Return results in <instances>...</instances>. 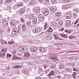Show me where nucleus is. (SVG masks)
<instances>
[{"label": "nucleus", "instance_id": "1", "mask_svg": "<svg viewBox=\"0 0 79 79\" xmlns=\"http://www.w3.org/2000/svg\"><path fill=\"white\" fill-rule=\"evenodd\" d=\"M10 24L12 27H14L13 29V31L12 32L13 35L16 34H18L20 31V30H19V29L16 28V23L15 21H13V20L11 21Z\"/></svg>", "mask_w": 79, "mask_h": 79}, {"label": "nucleus", "instance_id": "2", "mask_svg": "<svg viewBox=\"0 0 79 79\" xmlns=\"http://www.w3.org/2000/svg\"><path fill=\"white\" fill-rule=\"evenodd\" d=\"M48 23L45 22L44 24V30L47 31L48 32H52L53 31V30L52 29V26H50L49 29H48Z\"/></svg>", "mask_w": 79, "mask_h": 79}, {"label": "nucleus", "instance_id": "3", "mask_svg": "<svg viewBox=\"0 0 79 79\" xmlns=\"http://www.w3.org/2000/svg\"><path fill=\"white\" fill-rule=\"evenodd\" d=\"M42 28L40 27H35L33 30V32L34 33H39L41 32L42 31Z\"/></svg>", "mask_w": 79, "mask_h": 79}, {"label": "nucleus", "instance_id": "4", "mask_svg": "<svg viewBox=\"0 0 79 79\" xmlns=\"http://www.w3.org/2000/svg\"><path fill=\"white\" fill-rule=\"evenodd\" d=\"M50 58L52 60H56L57 59V57L56 56V54L55 53H52L49 55Z\"/></svg>", "mask_w": 79, "mask_h": 79}, {"label": "nucleus", "instance_id": "5", "mask_svg": "<svg viewBox=\"0 0 79 79\" xmlns=\"http://www.w3.org/2000/svg\"><path fill=\"white\" fill-rule=\"evenodd\" d=\"M34 12L35 14H39L40 12V7H37L35 8L34 10Z\"/></svg>", "mask_w": 79, "mask_h": 79}, {"label": "nucleus", "instance_id": "6", "mask_svg": "<svg viewBox=\"0 0 79 79\" xmlns=\"http://www.w3.org/2000/svg\"><path fill=\"white\" fill-rule=\"evenodd\" d=\"M43 15L45 16H48L49 15V10L48 8H46L44 10L43 12Z\"/></svg>", "mask_w": 79, "mask_h": 79}, {"label": "nucleus", "instance_id": "7", "mask_svg": "<svg viewBox=\"0 0 79 79\" xmlns=\"http://www.w3.org/2000/svg\"><path fill=\"white\" fill-rule=\"evenodd\" d=\"M54 75H55V72L53 70H51L50 73L48 75V76L49 77V78H51Z\"/></svg>", "mask_w": 79, "mask_h": 79}, {"label": "nucleus", "instance_id": "8", "mask_svg": "<svg viewBox=\"0 0 79 79\" xmlns=\"http://www.w3.org/2000/svg\"><path fill=\"white\" fill-rule=\"evenodd\" d=\"M38 17L40 21H43V20H44L45 18L44 16L42 14H40L39 15H38Z\"/></svg>", "mask_w": 79, "mask_h": 79}, {"label": "nucleus", "instance_id": "9", "mask_svg": "<svg viewBox=\"0 0 79 79\" xmlns=\"http://www.w3.org/2000/svg\"><path fill=\"white\" fill-rule=\"evenodd\" d=\"M63 21H60L57 24V27H62L63 26Z\"/></svg>", "mask_w": 79, "mask_h": 79}, {"label": "nucleus", "instance_id": "10", "mask_svg": "<svg viewBox=\"0 0 79 79\" xmlns=\"http://www.w3.org/2000/svg\"><path fill=\"white\" fill-rule=\"evenodd\" d=\"M0 56L2 58H5V55L6 54L5 52H1L0 53Z\"/></svg>", "mask_w": 79, "mask_h": 79}, {"label": "nucleus", "instance_id": "11", "mask_svg": "<svg viewBox=\"0 0 79 79\" xmlns=\"http://www.w3.org/2000/svg\"><path fill=\"white\" fill-rule=\"evenodd\" d=\"M60 35L61 37H62L63 38H64V39H66V38H67L68 37V35L66 34H64L63 33H60Z\"/></svg>", "mask_w": 79, "mask_h": 79}, {"label": "nucleus", "instance_id": "12", "mask_svg": "<svg viewBox=\"0 0 79 79\" xmlns=\"http://www.w3.org/2000/svg\"><path fill=\"white\" fill-rule=\"evenodd\" d=\"M37 2V1L36 0H32V1H31L29 3L30 4V5H34V4H35V5L36 4V3Z\"/></svg>", "mask_w": 79, "mask_h": 79}, {"label": "nucleus", "instance_id": "13", "mask_svg": "<svg viewBox=\"0 0 79 79\" xmlns=\"http://www.w3.org/2000/svg\"><path fill=\"white\" fill-rule=\"evenodd\" d=\"M73 31V30L72 29H70V30H66L64 31V32L68 34H69L70 33H71Z\"/></svg>", "mask_w": 79, "mask_h": 79}, {"label": "nucleus", "instance_id": "14", "mask_svg": "<svg viewBox=\"0 0 79 79\" xmlns=\"http://www.w3.org/2000/svg\"><path fill=\"white\" fill-rule=\"evenodd\" d=\"M52 25H53V28L54 30L56 29V27H57V23L56 22H55L54 23L52 24Z\"/></svg>", "mask_w": 79, "mask_h": 79}, {"label": "nucleus", "instance_id": "15", "mask_svg": "<svg viewBox=\"0 0 79 79\" xmlns=\"http://www.w3.org/2000/svg\"><path fill=\"white\" fill-rule=\"evenodd\" d=\"M20 14V15H22V14H24L25 13V9L23 8V9H21L19 11Z\"/></svg>", "mask_w": 79, "mask_h": 79}, {"label": "nucleus", "instance_id": "16", "mask_svg": "<svg viewBox=\"0 0 79 79\" xmlns=\"http://www.w3.org/2000/svg\"><path fill=\"white\" fill-rule=\"evenodd\" d=\"M37 48L36 47H33L31 48V51L32 52H37Z\"/></svg>", "mask_w": 79, "mask_h": 79}, {"label": "nucleus", "instance_id": "17", "mask_svg": "<svg viewBox=\"0 0 79 79\" xmlns=\"http://www.w3.org/2000/svg\"><path fill=\"white\" fill-rule=\"evenodd\" d=\"M56 11V9L55 8H51L50 9V11L51 13H55Z\"/></svg>", "mask_w": 79, "mask_h": 79}, {"label": "nucleus", "instance_id": "18", "mask_svg": "<svg viewBox=\"0 0 79 79\" xmlns=\"http://www.w3.org/2000/svg\"><path fill=\"white\" fill-rule=\"evenodd\" d=\"M24 55L25 56L29 57L30 56V53L28 52H25L24 53Z\"/></svg>", "mask_w": 79, "mask_h": 79}, {"label": "nucleus", "instance_id": "19", "mask_svg": "<svg viewBox=\"0 0 79 79\" xmlns=\"http://www.w3.org/2000/svg\"><path fill=\"white\" fill-rule=\"evenodd\" d=\"M67 23V26H70L71 25V24H73V23L71 21H69V20H67L66 21Z\"/></svg>", "mask_w": 79, "mask_h": 79}, {"label": "nucleus", "instance_id": "20", "mask_svg": "<svg viewBox=\"0 0 79 79\" xmlns=\"http://www.w3.org/2000/svg\"><path fill=\"white\" fill-rule=\"evenodd\" d=\"M27 25L29 28L32 27V24H31V22H28L27 23Z\"/></svg>", "mask_w": 79, "mask_h": 79}, {"label": "nucleus", "instance_id": "21", "mask_svg": "<svg viewBox=\"0 0 79 79\" xmlns=\"http://www.w3.org/2000/svg\"><path fill=\"white\" fill-rule=\"evenodd\" d=\"M71 18V13L69 14H68L67 15V16H66V18L67 19H70Z\"/></svg>", "mask_w": 79, "mask_h": 79}, {"label": "nucleus", "instance_id": "22", "mask_svg": "<svg viewBox=\"0 0 79 79\" xmlns=\"http://www.w3.org/2000/svg\"><path fill=\"white\" fill-rule=\"evenodd\" d=\"M17 6H18V7H21V6H23V2H20L17 4Z\"/></svg>", "mask_w": 79, "mask_h": 79}, {"label": "nucleus", "instance_id": "23", "mask_svg": "<svg viewBox=\"0 0 79 79\" xmlns=\"http://www.w3.org/2000/svg\"><path fill=\"white\" fill-rule=\"evenodd\" d=\"M37 18H35V17H34V18L33 19V22L35 23V24H36L37 23Z\"/></svg>", "mask_w": 79, "mask_h": 79}, {"label": "nucleus", "instance_id": "24", "mask_svg": "<svg viewBox=\"0 0 79 79\" xmlns=\"http://www.w3.org/2000/svg\"><path fill=\"white\" fill-rule=\"evenodd\" d=\"M62 7L63 10H67V9H68L67 5H63Z\"/></svg>", "mask_w": 79, "mask_h": 79}, {"label": "nucleus", "instance_id": "25", "mask_svg": "<svg viewBox=\"0 0 79 79\" xmlns=\"http://www.w3.org/2000/svg\"><path fill=\"white\" fill-rule=\"evenodd\" d=\"M76 74L77 73L76 72H73L72 74V76L73 79H76Z\"/></svg>", "mask_w": 79, "mask_h": 79}, {"label": "nucleus", "instance_id": "26", "mask_svg": "<svg viewBox=\"0 0 79 79\" xmlns=\"http://www.w3.org/2000/svg\"><path fill=\"white\" fill-rule=\"evenodd\" d=\"M34 17L33 16V15L31 14L29 16L28 18H29V19L32 20V19H33V18H34Z\"/></svg>", "mask_w": 79, "mask_h": 79}, {"label": "nucleus", "instance_id": "27", "mask_svg": "<svg viewBox=\"0 0 79 79\" xmlns=\"http://www.w3.org/2000/svg\"><path fill=\"white\" fill-rule=\"evenodd\" d=\"M22 27L23 30V31L25 30V29H26V24H23L22 25Z\"/></svg>", "mask_w": 79, "mask_h": 79}, {"label": "nucleus", "instance_id": "28", "mask_svg": "<svg viewBox=\"0 0 79 79\" xmlns=\"http://www.w3.org/2000/svg\"><path fill=\"white\" fill-rule=\"evenodd\" d=\"M1 52H2L3 53H7V51H6V49L4 48L1 50Z\"/></svg>", "mask_w": 79, "mask_h": 79}, {"label": "nucleus", "instance_id": "29", "mask_svg": "<svg viewBox=\"0 0 79 79\" xmlns=\"http://www.w3.org/2000/svg\"><path fill=\"white\" fill-rule=\"evenodd\" d=\"M55 15L58 17L60 16L61 15V14L60 12H56L55 14Z\"/></svg>", "mask_w": 79, "mask_h": 79}, {"label": "nucleus", "instance_id": "30", "mask_svg": "<svg viewBox=\"0 0 79 79\" xmlns=\"http://www.w3.org/2000/svg\"><path fill=\"white\" fill-rule=\"evenodd\" d=\"M53 36L54 37V38L55 39L57 40L59 39V36H58V35H56L55 34H54L53 35Z\"/></svg>", "mask_w": 79, "mask_h": 79}, {"label": "nucleus", "instance_id": "31", "mask_svg": "<svg viewBox=\"0 0 79 79\" xmlns=\"http://www.w3.org/2000/svg\"><path fill=\"white\" fill-rule=\"evenodd\" d=\"M53 37L52 36H50V35L48 37H46V39H47V40H51L52 39Z\"/></svg>", "mask_w": 79, "mask_h": 79}, {"label": "nucleus", "instance_id": "32", "mask_svg": "<svg viewBox=\"0 0 79 79\" xmlns=\"http://www.w3.org/2000/svg\"><path fill=\"white\" fill-rule=\"evenodd\" d=\"M50 71V70L49 69H47L46 70H45V73L46 74H48L49 73Z\"/></svg>", "mask_w": 79, "mask_h": 79}, {"label": "nucleus", "instance_id": "33", "mask_svg": "<svg viewBox=\"0 0 79 79\" xmlns=\"http://www.w3.org/2000/svg\"><path fill=\"white\" fill-rule=\"evenodd\" d=\"M23 48L22 47H19L18 48V50L19 52H22L23 51Z\"/></svg>", "mask_w": 79, "mask_h": 79}, {"label": "nucleus", "instance_id": "34", "mask_svg": "<svg viewBox=\"0 0 79 79\" xmlns=\"http://www.w3.org/2000/svg\"><path fill=\"white\" fill-rule=\"evenodd\" d=\"M18 7V5L17 4H15L14 6H13V9H16Z\"/></svg>", "mask_w": 79, "mask_h": 79}, {"label": "nucleus", "instance_id": "35", "mask_svg": "<svg viewBox=\"0 0 79 79\" xmlns=\"http://www.w3.org/2000/svg\"><path fill=\"white\" fill-rule=\"evenodd\" d=\"M18 57L17 56H16L15 55H14L13 56L12 59L13 60H16V59H17Z\"/></svg>", "mask_w": 79, "mask_h": 79}, {"label": "nucleus", "instance_id": "36", "mask_svg": "<svg viewBox=\"0 0 79 79\" xmlns=\"http://www.w3.org/2000/svg\"><path fill=\"white\" fill-rule=\"evenodd\" d=\"M73 16L74 18H77L78 16L75 13H73Z\"/></svg>", "mask_w": 79, "mask_h": 79}, {"label": "nucleus", "instance_id": "37", "mask_svg": "<svg viewBox=\"0 0 79 79\" xmlns=\"http://www.w3.org/2000/svg\"><path fill=\"white\" fill-rule=\"evenodd\" d=\"M27 51V49L26 48H23L22 50V52H24L25 53V52H26V51Z\"/></svg>", "mask_w": 79, "mask_h": 79}, {"label": "nucleus", "instance_id": "38", "mask_svg": "<svg viewBox=\"0 0 79 79\" xmlns=\"http://www.w3.org/2000/svg\"><path fill=\"white\" fill-rule=\"evenodd\" d=\"M73 70L74 71H75L76 72H77V73H78V72H79V70H78L76 69L75 68H73Z\"/></svg>", "mask_w": 79, "mask_h": 79}, {"label": "nucleus", "instance_id": "39", "mask_svg": "<svg viewBox=\"0 0 79 79\" xmlns=\"http://www.w3.org/2000/svg\"><path fill=\"white\" fill-rule=\"evenodd\" d=\"M55 64H53V65L50 66V68L52 69L55 68Z\"/></svg>", "mask_w": 79, "mask_h": 79}, {"label": "nucleus", "instance_id": "40", "mask_svg": "<svg viewBox=\"0 0 79 79\" xmlns=\"http://www.w3.org/2000/svg\"><path fill=\"white\" fill-rule=\"evenodd\" d=\"M78 22H79V20H78V19H77L76 21L74 23V25H75V24H77V23H78Z\"/></svg>", "mask_w": 79, "mask_h": 79}, {"label": "nucleus", "instance_id": "41", "mask_svg": "<svg viewBox=\"0 0 79 79\" xmlns=\"http://www.w3.org/2000/svg\"><path fill=\"white\" fill-rule=\"evenodd\" d=\"M20 20L22 23H24L25 22V21L24 20V19L23 18H21L20 19Z\"/></svg>", "mask_w": 79, "mask_h": 79}, {"label": "nucleus", "instance_id": "42", "mask_svg": "<svg viewBox=\"0 0 79 79\" xmlns=\"http://www.w3.org/2000/svg\"><path fill=\"white\" fill-rule=\"evenodd\" d=\"M16 53V50H14L12 52V53L13 55H15Z\"/></svg>", "mask_w": 79, "mask_h": 79}, {"label": "nucleus", "instance_id": "43", "mask_svg": "<svg viewBox=\"0 0 79 79\" xmlns=\"http://www.w3.org/2000/svg\"><path fill=\"white\" fill-rule=\"evenodd\" d=\"M18 55L19 56H22L23 55V53H18Z\"/></svg>", "mask_w": 79, "mask_h": 79}, {"label": "nucleus", "instance_id": "44", "mask_svg": "<svg viewBox=\"0 0 79 79\" xmlns=\"http://www.w3.org/2000/svg\"><path fill=\"white\" fill-rule=\"evenodd\" d=\"M44 69H46V68H47V67L49 68V66H47L46 64L44 65Z\"/></svg>", "mask_w": 79, "mask_h": 79}, {"label": "nucleus", "instance_id": "45", "mask_svg": "<svg viewBox=\"0 0 79 79\" xmlns=\"http://www.w3.org/2000/svg\"><path fill=\"white\" fill-rule=\"evenodd\" d=\"M5 41H4L3 40V39H1V44H4V42Z\"/></svg>", "mask_w": 79, "mask_h": 79}, {"label": "nucleus", "instance_id": "46", "mask_svg": "<svg viewBox=\"0 0 79 79\" xmlns=\"http://www.w3.org/2000/svg\"><path fill=\"white\" fill-rule=\"evenodd\" d=\"M69 76H70V75H68L66 74H65L64 75V77H69Z\"/></svg>", "mask_w": 79, "mask_h": 79}, {"label": "nucleus", "instance_id": "47", "mask_svg": "<svg viewBox=\"0 0 79 79\" xmlns=\"http://www.w3.org/2000/svg\"><path fill=\"white\" fill-rule=\"evenodd\" d=\"M7 57H10L11 56V55L7 53L6 55Z\"/></svg>", "mask_w": 79, "mask_h": 79}, {"label": "nucleus", "instance_id": "48", "mask_svg": "<svg viewBox=\"0 0 79 79\" xmlns=\"http://www.w3.org/2000/svg\"><path fill=\"white\" fill-rule=\"evenodd\" d=\"M56 78H58V79H60L61 77L60 75H58L56 76Z\"/></svg>", "mask_w": 79, "mask_h": 79}, {"label": "nucleus", "instance_id": "49", "mask_svg": "<svg viewBox=\"0 0 79 79\" xmlns=\"http://www.w3.org/2000/svg\"><path fill=\"white\" fill-rule=\"evenodd\" d=\"M8 25V23L7 22H6L5 24H4V26H7Z\"/></svg>", "mask_w": 79, "mask_h": 79}, {"label": "nucleus", "instance_id": "50", "mask_svg": "<svg viewBox=\"0 0 79 79\" xmlns=\"http://www.w3.org/2000/svg\"><path fill=\"white\" fill-rule=\"evenodd\" d=\"M63 1L66 2H70L71 0H63Z\"/></svg>", "mask_w": 79, "mask_h": 79}, {"label": "nucleus", "instance_id": "51", "mask_svg": "<svg viewBox=\"0 0 79 79\" xmlns=\"http://www.w3.org/2000/svg\"><path fill=\"white\" fill-rule=\"evenodd\" d=\"M51 1L52 3H55V2H56V0H51Z\"/></svg>", "mask_w": 79, "mask_h": 79}, {"label": "nucleus", "instance_id": "52", "mask_svg": "<svg viewBox=\"0 0 79 79\" xmlns=\"http://www.w3.org/2000/svg\"><path fill=\"white\" fill-rule=\"evenodd\" d=\"M39 1L40 2H41L40 3H43L45 2V0H39Z\"/></svg>", "mask_w": 79, "mask_h": 79}, {"label": "nucleus", "instance_id": "53", "mask_svg": "<svg viewBox=\"0 0 79 79\" xmlns=\"http://www.w3.org/2000/svg\"><path fill=\"white\" fill-rule=\"evenodd\" d=\"M45 49L44 48H42L41 52H44L45 51Z\"/></svg>", "mask_w": 79, "mask_h": 79}, {"label": "nucleus", "instance_id": "54", "mask_svg": "<svg viewBox=\"0 0 79 79\" xmlns=\"http://www.w3.org/2000/svg\"><path fill=\"white\" fill-rule=\"evenodd\" d=\"M39 71H43L42 68H40L39 69Z\"/></svg>", "mask_w": 79, "mask_h": 79}, {"label": "nucleus", "instance_id": "55", "mask_svg": "<svg viewBox=\"0 0 79 79\" xmlns=\"http://www.w3.org/2000/svg\"><path fill=\"white\" fill-rule=\"evenodd\" d=\"M69 38L70 39H72V38H73V36L72 35H70L69 36Z\"/></svg>", "mask_w": 79, "mask_h": 79}, {"label": "nucleus", "instance_id": "56", "mask_svg": "<svg viewBox=\"0 0 79 79\" xmlns=\"http://www.w3.org/2000/svg\"><path fill=\"white\" fill-rule=\"evenodd\" d=\"M66 71L67 72H71V70L69 69H67L66 70Z\"/></svg>", "mask_w": 79, "mask_h": 79}, {"label": "nucleus", "instance_id": "57", "mask_svg": "<svg viewBox=\"0 0 79 79\" xmlns=\"http://www.w3.org/2000/svg\"><path fill=\"white\" fill-rule=\"evenodd\" d=\"M75 11H76L77 13H79V10H78L77 9H75Z\"/></svg>", "mask_w": 79, "mask_h": 79}, {"label": "nucleus", "instance_id": "58", "mask_svg": "<svg viewBox=\"0 0 79 79\" xmlns=\"http://www.w3.org/2000/svg\"><path fill=\"white\" fill-rule=\"evenodd\" d=\"M46 35V37H49V36H50V34H47Z\"/></svg>", "mask_w": 79, "mask_h": 79}, {"label": "nucleus", "instance_id": "59", "mask_svg": "<svg viewBox=\"0 0 79 79\" xmlns=\"http://www.w3.org/2000/svg\"><path fill=\"white\" fill-rule=\"evenodd\" d=\"M6 3H10L9 0H6L5 1Z\"/></svg>", "mask_w": 79, "mask_h": 79}, {"label": "nucleus", "instance_id": "60", "mask_svg": "<svg viewBox=\"0 0 79 79\" xmlns=\"http://www.w3.org/2000/svg\"><path fill=\"white\" fill-rule=\"evenodd\" d=\"M3 3V0H0V3L2 4Z\"/></svg>", "mask_w": 79, "mask_h": 79}, {"label": "nucleus", "instance_id": "61", "mask_svg": "<svg viewBox=\"0 0 79 79\" xmlns=\"http://www.w3.org/2000/svg\"><path fill=\"white\" fill-rule=\"evenodd\" d=\"M13 68H16V69H18L17 65H15L14 66Z\"/></svg>", "mask_w": 79, "mask_h": 79}, {"label": "nucleus", "instance_id": "62", "mask_svg": "<svg viewBox=\"0 0 79 79\" xmlns=\"http://www.w3.org/2000/svg\"><path fill=\"white\" fill-rule=\"evenodd\" d=\"M17 68H21V66H20V65H17Z\"/></svg>", "mask_w": 79, "mask_h": 79}, {"label": "nucleus", "instance_id": "63", "mask_svg": "<svg viewBox=\"0 0 79 79\" xmlns=\"http://www.w3.org/2000/svg\"><path fill=\"white\" fill-rule=\"evenodd\" d=\"M67 8H69V7H70V5H69V4H67Z\"/></svg>", "mask_w": 79, "mask_h": 79}, {"label": "nucleus", "instance_id": "64", "mask_svg": "<svg viewBox=\"0 0 79 79\" xmlns=\"http://www.w3.org/2000/svg\"><path fill=\"white\" fill-rule=\"evenodd\" d=\"M76 79H79V75H78L76 77Z\"/></svg>", "mask_w": 79, "mask_h": 79}]
</instances>
